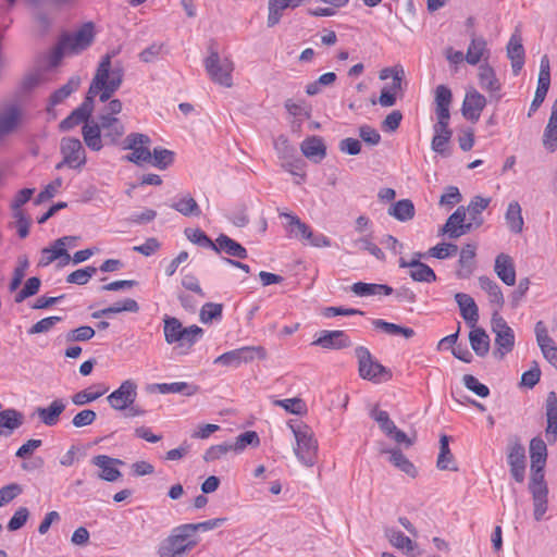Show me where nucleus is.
<instances>
[{
    "mask_svg": "<svg viewBox=\"0 0 557 557\" xmlns=\"http://www.w3.org/2000/svg\"><path fill=\"white\" fill-rule=\"evenodd\" d=\"M544 468L545 466L531 465V476L528 485L529 491L548 490Z\"/></svg>",
    "mask_w": 557,
    "mask_h": 557,
    "instance_id": "obj_57",
    "label": "nucleus"
},
{
    "mask_svg": "<svg viewBox=\"0 0 557 557\" xmlns=\"http://www.w3.org/2000/svg\"><path fill=\"white\" fill-rule=\"evenodd\" d=\"M91 462L101 469L98 476L103 481L114 482L122 475L121 471L115 467L116 465H123V461L120 459L107 455H97L91 459Z\"/></svg>",
    "mask_w": 557,
    "mask_h": 557,
    "instance_id": "obj_21",
    "label": "nucleus"
},
{
    "mask_svg": "<svg viewBox=\"0 0 557 557\" xmlns=\"http://www.w3.org/2000/svg\"><path fill=\"white\" fill-rule=\"evenodd\" d=\"M302 154L314 163H320L326 156V146L319 136L307 137L300 144Z\"/></svg>",
    "mask_w": 557,
    "mask_h": 557,
    "instance_id": "obj_27",
    "label": "nucleus"
},
{
    "mask_svg": "<svg viewBox=\"0 0 557 557\" xmlns=\"http://www.w3.org/2000/svg\"><path fill=\"white\" fill-rule=\"evenodd\" d=\"M113 54L107 53L98 64L96 74L90 83L88 96L99 97L100 102H107L119 90L124 78V69L120 62L112 63Z\"/></svg>",
    "mask_w": 557,
    "mask_h": 557,
    "instance_id": "obj_1",
    "label": "nucleus"
},
{
    "mask_svg": "<svg viewBox=\"0 0 557 557\" xmlns=\"http://www.w3.org/2000/svg\"><path fill=\"white\" fill-rule=\"evenodd\" d=\"M455 300L459 307L462 319L470 327H474L479 321V308L474 299L466 293H457Z\"/></svg>",
    "mask_w": 557,
    "mask_h": 557,
    "instance_id": "obj_26",
    "label": "nucleus"
},
{
    "mask_svg": "<svg viewBox=\"0 0 557 557\" xmlns=\"http://www.w3.org/2000/svg\"><path fill=\"white\" fill-rule=\"evenodd\" d=\"M351 292L359 297H368L375 295H392L394 289L385 284H375V283H363L357 282L351 285Z\"/></svg>",
    "mask_w": 557,
    "mask_h": 557,
    "instance_id": "obj_39",
    "label": "nucleus"
},
{
    "mask_svg": "<svg viewBox=\"0 0 557 557\" xmlns=\"http://www.w3.org/2000/svg\"><path fill=\"white\" fill-rule=\"evenodd\" d=\"M280 216H283L288 221V232L292 237L307 239L312 236V231L309 225L301 222L297 215L284 212L281 213Z\"/></svg>",
    "mask_w": 557,
    "mask_h": 557,
    "instance_id": "obj_44",
    "label": "nucleus"
},
{
    "mask_svg": "<svg viewBox=\"0 0 557 557\" xmlns=\"http://www.w3.org/2000/svg\"><path fill=\"white\" fill-rule=\"evenodd\" d=\"M267 351L262 346H244L237 349L226 351L213 361L214 364L238 368L243 363H248L255 359H265Z\"/></svg>",
    "mask_w": 557,
    "mask_h": 557,
    "instance_id": "obj_8",
    "label": "nucleus"
},
{
    "mask_svg": "<svg viewBox=\"0 0 557 557\" xmlns=\"http://www.w3.org/2000/svg\"><path fill=\"white\" fill-rule=\"evenodd\" d=\"M486 106V98L481 95L478 90L472 89L466 94L462 103V114L467 120L476 122L481 112Z\"/></svg>",
    "mask_w": 557,
    "mask_h": 557,
    "instance_id": "obj_20",
    "label": "nucleus"
},
{
    "mask_svg": "<svg viewBox=\"0 0 557 557\" xmlns=\"http://www.w3.org/2000/svg\"><path fill=\"white\" fill-rule=\"evenodd\" d=\"M492 331L495 333L494 356L497 359H503L509 354L515 346L513 330L507 324L505 319L499 315V312L494 311L492 314Z\"/></svg>",
    "mask_w": 557,
    "mask_h": 557,
    "instance_id": "obj_7",
    "label": "nucleus"
},
{
    "mask_svg": "<svg viewBox=\"0 0 557 557\" xmlns=\"http://www.w3.org/2000/svg\"><path fill=\"white\" fill-rule=\"evenodd\" d=\"M543 146L549 151L554 152L557 149V99L552 106L550 115L543 133Z\"/></svg>",
    "mask_w": 557,
    "mask_h": 557,
    "instance_id": "obj_35",
    "label": "nucleus"
},
{
    "mask_svg": "<svg viewBox=\"0 0 557 557\" xmlns=\"http://www.w3.org/2000/svg\"><path fill=\"white\" fill-rule=\"evenodd\" d=\"M356 356L359 361V373L364 380L381 382L389 379L387 369L374 360L368 348L359 346L356 348Z\"/></svg>",
    "mask_w": 557,
    "mask_h": 557,
    "instance_id": "obj_9",
    "label": "nucleus"
},
{
    "mask_svg": "<svg viewBox=\"0 0 557 557\" xmlns=\"http://www.w3.org/2000/svg\"><path fill=\"white\" fill-rule=\"evenodd\" d=\"M97 120L104 145L117 144L125 133L124 123L119 117H108L107 115H98Z\"/></svg>",
    "mask_w": 557,
    "mask_h": 557,
    "instance_id": "obj_16",
    "label": "nucleus"
},
{
    "mask_svg": "<svg viewBox=\"0 0 557 557\" xmlns=\"http://www.w3.org/2000/svg\"><path fill=\"white\" fill-rule=\"evenodd\" d=\"M66 403L62 398L54 399L48 407H38L36 413L47 426H53L59 422L60 414L65 410Z\"/></svg>",
    "mask_w": 557,
    "mask_h": 557,
    "instance_id": "obj_29",
    "label": "nucleus"
},
{
    "mask_svg": "<svg viewBox=\"0 0 557 557\" xmlns=\"http://www.w3.org/2000/svg\"><path fill=\"white\" fill-rule=\"evenodd\" d=\"M213 251L216 253L225 252L227 256L238 259H246L248 256L247 249L243 245L225 234H220L218 236Z\"/></svg>",
    "mask_w": 557,
    "mask_h": 557,
    "instance_id": "obj_30",
    "label": "nucleus"
},
{
    "mask_svg": "<svg viewBox=\"0 0 557 557\" xmlns=\"http://www.w3.org/2000/svg\"><path fill=\"white\" fill-rule=\"evenodd\" d=\"M92 99L87 95L84 102L73 110L69 116L61 121L59 127L62 132H67L81 123H86L92 113Z\"/></svg>",
    "mask_w": 557,
    "mask_h": 557,
    "instance_id": "obj_18",
    "label": "nucleus"
},
{
    "mask_svg": "<svg viewBox=\"0 0 557 557\" xmlns=\"http://www.w3.org/2000/svg\"><path fill=\"white\" fill-rule=\"evenodd\" d=\"M150 391H158L161 394H183L193 396L198 392V386L187 382L158 383L150 386Z\"/></svg>",
    "mask_w": 557,
    "mask_h": 557,
    "instance_id": "obj_38",
    "label": "nucleus"
},
{
    "mask_svg": "<svg viewBox=\"0 0 557 557\" xmlns=\"http://www.w3.org/2000/svg\"><path fill=\"white\" fill-rule=\"evenodd\" d=\"M205 69L214 83L232 87L234 64L228 58H221L216 51L211 50L205 60Z\"/></svg>",
    "mask_w": 557,
    "mask_h": 557,
    "instance_id": "obj_5",
    "label": "nucleus"
},
{
    "mask_svg": "<svg viewBox=\"0 0 557 557\" xmlns=\"http://www.w3.org/2000/svg\"><path fill=\"white\" fill-rule=\"evenodd\" d=\"M96 272L97 269L95 267L78 269L67 275L66 282L71 284L85 285L96 274Z\"/></svg>",
    "mask_w": 557,
    "mask_h": 557,
    "instance_id": "obj_62",
    "label": "nucleus"
},
{
    "mask_svg": "<svg viewBox=\"0 0 557 557\" xmlns=\"http://www.w3.org/2000/svg\"><path fill=\"white\" fill-rule=\"evenodd\" d=\"M490 49L487 41L482 36L471 35V40L466 53V61L470 65H476L481 61L487 62L490 58Z\"/></svg>",
    "mask_w": 557,
    "mask_h": 557,
    "instance_id": "obj_24",
    "label": "nucleus"
},
{
    "mask_svg": "<svg viewBox=\"0 0 557 557\" xmlns=\"http://www.w3.org/2000/svg\"><path fill=\"white\" fill-rule=\"evenodd\" d=\"M409 272L410 277L416 282L432 283L436 281L435 272L425 263L416 264Z\"/></svg>",
    "mask_w": 557,
    "mask_h": 557,
    "instance_id": "obj_58",
    "label": "nucleus"
},
{
    "mask_svg": "<svg viewBox=\"0 0 557 557\" xmlns=\"http://www.w3.org/2000/svg\"><path fill=\"white\" fill-rule=\"evenodd\" d=\"M222 304L207 302L201 307L199 318L202 323H210L213 320H220L222 318Z\"/></svg>",
    "mask_w": 557,
    "mask_h": 557,
    "instance_id": "obj_56",
    "label": "nucleus"
},
{
    "mask_svg": "<svg viewBox=\"0 0 557 557\" xmlns=\"http://www.w3.org/2000/svg\"><path fill=\"white\" fill-rule=\"evenodd\" d=\"M529 453L531 465L546 466L547 445L540 436H535L530 441Z\"/></svg>",
    "mask_w": 557,
    "mask_h": 557,
    "instance_id": "obj_49",
    "label": "nucleus"
},
{
    "mask_svg": "<svg viewBox=\"0 0 557 557\" xmlns=\"http://www.w3.org/2000/svg\"><path fill=\"white\" fill-rule=\"evenodd\" d=\"M495 272L497 276L508 286L516 283V270L509 255L499 253L495 259Z\"/></svg>",
    "mask_w": 557,
    "mask_h": 557,
    "instance_id": "obj_32",
    "label": "nucleus"
},
{
    "mask_svg": "<svg viewBox=\"0 0 557 557\" xmlns=\"http://www.w3.org/2000/svg\"><path fill=\"white\" fill-rule=\"evenodd\" d=\"M453 95L450 89L445 85H438L435 89V115L436 120H450L449 107Z\"/></svg>",
    "mask_w": 557,
    "mask_h": 557,
    "instance_id": "obj_31",
    "label": "nucleus"
},
{
    "mask_svg": "<svg viewBox=\"0 0 557 557\" xmlns=\"http://www.w3.org/2000/svg\"><path fill=\"white\" fill-rule=\"evenodd\" d=\"M478 78L479 85L483 90L488 91L491 94L500 90V83L496 77V73L487 62L480 64L478 70Z\"/></svg>",
    "mask_w": 557,
    "mask_h": 557,
    "instance_id": "obj_36",
    "label": "nucleus"
},
{
    "mask_svg": "<svg viewBox=\"0 0 557 557\" xmlns=\"http://www.w3.org/2000/svg\"><path fill=\"white\" fill-rule=\"evenodd\" d=\"M386 453L389 454V461L399 470L406 474L414 478L417 475V469L413 463L399 450L391 449Z\"/></svg>",
    "mask_w": 557,
    "mask_h": 557,
    "instance_id": "obj_53",
    "label": "nucleus"
},
{
    "mask_svg": "<svg viewBox=\"0 0 557 557\" xmlns=\"http://www.w3.org/2000/svg\"><path fill=\"white\" fill-rule=\"evenodd\" d=\"M108 392L107 387H103L101 385L97 386H90L88 388H85L76 394H74L71 399L72 403L76 406H85L87 404H90L98 398H100L102 395H104Z\"/></svg>",
    "mask_w": 557,
    "mask_h": 557,
    "instance_id": "obj_47",
    "label": "nucleus"
},
{
    "mask_svg": "<svg viewBox=\"0 0 557 557\" xmlns=\"http://www.w3.org/2000/svg\"><path fill=\"white\" fill-rule=\"evenodd\" d=\"M137 397V384L133 380H125L120 387L112 392L107 400L115 410H126Z\"/></svg>",
    "mask_w": 557,
    "mask_h": 557,
    "instance_id": "obj_12",
    "label": "nucleus"
},
{
    "mask_svg": "<svg viewBox=\"0 0 557 557\" xmlns=\"http://www.w3.org/2000/svg\"><path fill=\"white\" fill-rule=\"evenodd\" d=\"M95 37V24L92 22H86L76 30L65 33L60 38L67 47V54L77 55L94 44Z\"/></svg>",
    "mask_w": 557,
    "mask_h": 557,
    "instance_id": "obj_6",
    "label": "nucleus"
},
{
    "mask_svg": "<svg viewBox=\"0 0 557 557\" xmlns=\"http://www.w3.org/2000/svg\"><path fill=\"white\" fill-rule=\"evenodd\" d=\"M534 333L543 357L557 370V346L549 336L546 324L543 321H537Z\"/></svg>",
    "mask_w": 557,
    "mask_h": 557,
    "instance_id": "obj_13",
    "label": "nucleus"
},
{
    "mask_svg": "<svg viewBox=\"0 0 557 557\" xmlns=\"http://www.w3.org/2000/svg\"><path fill=\"white\" fill-rule=\"evenodd\" d=\"M82 134L84 141L89 149L94 151H99L102 149L104 141L98 120H88L83 126Z\"/></svg>",
    "mask_w": 557,
    "mask_h": 557,
    "instance_id": "obj_33",
    "label": "nucleus"
},
{
    "mask_svg": "<svg viewBox=\"0 0 557 557\" xmlns=\"http://www.w3.org/2000/svg\"><path fill=\"white\" fill-rule=\"evenodd\" d=\"M23 414L15 409H5L0 411V428L8 429L11 432L23 424Z\"/></svg>",
    "mask_w": 557,
    "mask_h": 557,
    "instance_id": "obj_55",
    "label": "nucleus"
},
{
    "mask_svg": "<svg viewBox=\"0 0 557 557\" xmlns=\"http://www.w3.org/2000/svg\"><path fill=\"white\" fill-rule=\"evenodd\" d=\"M507 55L511 61V67L515 75H518L524 64V48L521 37L512 35L507 45Z\"/></svg>",
    "mask_w": 557,
    "mask_h": 557,
    "instance_id": "obj_34",
    "label": "nucleus"
},
{
    "mask_svg": "<svg viewBox=\"0 0 557 557\" xmlns=\"http://www.w3.org/2000/svg\"><path fill=\"white\" fill-rule=\"evenodd\" d=\"M433 132L432 150L441 156H448L447 145L453 136V131L449 128V120H436V123L433 125Z\"/></svg>",
    "mask_w": 557,
    "mask_h": 557,
    "instance_id": "obj_19",
    "label": "nucleus"
},
{
    "mask_svg": "<svg viewBox=\"0 0 557 557\" xmlns=\"http://www.w3.org/2000/svg\"><path fill=\"white\" fill-rule=\"evenodd\" d=\"M469 333V342L471 348L479 357H485L490 351V337L481 327H471Z\"/></svg>",
    "mask_w": 557,
    "mask_h": 557,
    "instance_id": "obj_40",
    "label": "nucleus"
},
{
    "mask_svg": "<svg viewBox=\"0 0 557 557\" xmlns=\"http://www.w3.org/2000/svg\"><path fill=\"white\" fill-rule=\"evenodd\" d=\"M462 382L469 391L473 392L482 398H485L490 395V388L485 384L479 382V380L471 374L463 375Z\"/></svg>",
    "mask_w": 557,
    "mask_h": 557,
    "instance_id": "obj_64",
    "label": "nucleus"
},
{
    "mask_svg": "<svg viewBox=\"0 0 557 557\" xmlns=\"http://www.w3.org/2000/svg\"><path fill=\"white\" fill-rule=\"evenodd\" d=\"M491 202V198H485L482 196H475L471 199L470 203L466 208V213L468 212L471 219V223L475 225H481L483 220L478 216L488 207Z\"/></svg>",
    "mask_w": 557,
    "mask_h": 557,
    "instance_id": "obj_51",
    "label": "nucleus"
},
{
    "mask_svg": "<svg viewBox=\"0 0 557 557\" xmlns=\"http://www.w3.org/2000/svg\"><path fill=\"white\" fill-rule=\"evenodd\" d=\"M480 287L487 293L490 302L499 311L504 306V296L498 284L487 276L479 277Z\"/></svg>",
    "mask_w": 557,
    "mask_h": 557,
    "instance_id": "obj_42",
    "label": "nucleus"
},
{
    "mask_svg": "<svg viewBox=\"0 0 557 557\" xmlns=\"http://www.w3.org/2000/svg\"><path fill=\"white\" fill-rule=\"evenodd\" d=\"M171 207L185 216H199L201 214L197 201L189 194L183 195Z\"/></svg>",
    "mask_w": 557,
    "mask_h": 557,
    "instance_id": "obj_50",
    "label": "nucleus"
},
{
    "mask_svg": "<svg viewBox=\"0 0 557 557\" xmlns=\"http://www.w3.org/2000/svg\"><path fill=\"white\" fill-rule=\"evenodd\" d=\"M436 465L440 470H458L454 463V456L449 449V437L447 435H442L440 438V454Z\"/></svg>",
    "mask_w": 557,
    "mask_h": 557,
    "instance_id": "obj_46",
    "label": "nucleus"
},
{
    "mask_svg": "<svg viewBox=\"0 0 557 557\" xmlns=\"http://www.w3.org/2000/svg\"><path fill=\"white\" fill-rule=\"evenodd\" d=\"M151 154L149 163L160 170H165L173 162L174 153L171 150L154 148Z\"/></svg>",
    "mask_w": 557,
    "mask_h": 557,
    "instance_id": "obj_60",
    "label": "nucleus"
},
{
    "mask_svg": "<svg viewBox=\"0 0 557 557\" xmlns=\"http://www.w3.org/2000/svg\"><path fill=\"white\" fill-rule=\"evenodd\" d=\"M532 497L533 518L540 522L548 510V490L529 491Z\"/></svg>",
    "mask_w": 557,
    "mask_h": 557,
    "instance_id": "obj_45",
    "label": "nucleus"
},
{
    "mask_svg": "<svg viewBox=\"0 0 557 557\" xmlns=\"http://www.w3.org/2000/svg\"><path fill=\"white\" fill-rule=\"evenodd\" d=\"M388 214L400 222H406L414 216V206L409 199H401L388 208Z\"/></svg>",
    "mask_w": 557,
    "mask_h": 557,
    "instance_id": "obj_48",
    "label": "nucleus"
},
{
    "mask_svg": "<svg viewBox=\"0 0 557 557\" xmlns=\"http://www.w3.org/2000/svg\"><path fill=\"white\" fill-rule=\"evenodd\" d=\"M370 416L386 435L391 434V431L396 426L395 423L391 420L388 412L385 410L375 408L371 411Z\"/></svg>",
    "mask_w": 557,
    "mask_h": 557,
    "instance_id": "obj_63",
    "label": "nucleus"
},
{
    "mask_svg": "<svg viewBox=\"0 0 557 557\" xmlns=\"http://www.w3.org/2000/svg\"><path fill=\"white\" fill-rule=\"evenodd\" d=\"M259 436L255 431H246L238 435L232 443L234 453H242L248 445L258 446Z\"/></svg>",
    "mask_w": 557,
    "mask_h": 557,
    "instance_id": "obj_59",
    "label": "nucleus"
},
{
    "mask_svg": "<svg viewBox=\"0 0 557 557\" xmlns=\"http://www.w3.org/2000/svg\"><path fill=\"white\" fill-rule=\"evenodd\" d=\"M475 244L469 243L461 248L458 260L459 268L456 271V275L458 278H469L473 274L475 270Z\"/></svg>",
    "mask_w": 557,
    "mask_h": 557,
    "instance_id": "obj_25",
    "label": "nucleus"
},
{
    "mask_svg": "<svg viewBox=\"0 0 557 557\" xmlns=\"http://www.w3.org/2000/svg\"><path fill=\"white\" fill-rule=\"evenodd\" d=\"M274 148L278 157L284 160L283 166L286 168L292 174L297 175L296 171L300 161H294L295 148L290 145L288 138L285 135H280L274 139Z\"/></svg>",
    "mask_w": 557,
    "mask_h": 557,
    "instance_id": "obj_22",
    "label": "nucleus"
},
{
    "mask_svg": "<svg viewBox=\"0 0 557 557\" xmlns=\"http://www.w3.org/2000/svg\"><path fill=\"white\" fill-rule=\"evenodd\" d=\"M21 121L22 111L15 106L0 113V143L17 129Z\"/></svg>",
    "mask_w": 557,
    "mask_h": 557,
    "instance_id": "obj_28",
    "label": "nucleus"
},
{
    "mask_svg": "<svg viewBox=\"0 0 557 557\" xmlns=\"http://www.w3.org/2000/svg\"><path fill=\"white\" fill-rule=\"evenodd\" d=\"M384 534L392 546L401 550L406 555L411 557L422 555V552L418 549V544L409 536L405 535L401 531L395 528H386Z\"/></svg>",
    "mask_w": 557,
    "mask_h": 557,
    "instance_id": "obj_17",
    "label": "nucleus"
},
{
    "mask_svg": "<svg viewBox=\"0 0 557 557\" xmlns=\"http://www.w3.org/2000/svg\"><path fill=\"white\" fill-rule=\"evenodd\" d=\"M550 86V65L549 59L546 54L541 58L540 62V73L537 79V87L535 90V95L539 98L545 99L547 91Z\"/></svg>",
    "mask_w": 557,
    "mask_h": 557,
    "instance_id": "obj_43",
    "label": "nucleus"
},
{
    "mask_svg": "<svg viewBox=\"0 0 557 557\" xmlns=\"http://www.w3.org/2000/svg\"><path fill=\"white\" fill-rule=\"evenodd\" d=\"M58 259H60L59 265L64 267L70 262L71 256L69 255V252H63L62 250H55L52 247H46L41 250V257L38 262V265L47 267Z\"/></svg>",
    "mask_w": 557,
    "mask_h": 557,
    "instance_id": "obj_52",
    "label": "nucleus"
},
{
    "mask_svg": "<svg viewBox=\"0 0 557 557\" xmlns=\"http://www.w3.org/2000/svg\"><path fill=\"white\" fill-rule=\"evenodd\" d=\"M545 407L547 419L545 434L548 441H555L557 436V395L555 392L548 393Z\"/></svg>",
    "mask_w": 557,
    "mask_h": 557,
    "instance_id": "obj_37",
    "label": "nucleus"
},
{
    "mask_svg": "<svg viewBox=\"0 0 557 557\" xmlns=\"http://www.w3.org/2000/svg\"><path fill=\"white\" fill-rule=\"evenodd\" d=\"M163 323L164 339L170 345L177 343L181 346H193L203 335V330L198 325L184 327L182 322L174 317L165 315Z\"/></svg>",
    "mask_w": 557,
    "mask_h": 557,
    "instance_id": "obj_3",
    "label": "nucleus"
},
{
    "mask_svg": "<svg viewBox=\"0 0 557 557\" xmlns=\"http://www.w3.org/2000/svg\"><path fill=\"white\" fill-rule=\"evenodd\" d=\"M190 537L185 524L174 528L170 535L159 544L157 552L159 557H184L197 544Z\"/></svg>",
    "mask_w": 557,
    "mask_h": 557,
    "instance_id": "obj_2",
    "label": "nucleus"
},
{
    "mask_svg": "<svg viewBox=\"0 0 557 557\" xmlns=\"http://www.w3.org/2000/svg\"><path fill=\"white\" fill-rule=\"evenodd\" d=\"M312 345L324 349H342L349 347L351 342L344 331H322Z\"/></svg>",
    "mask_w": 557,
    "mask_h": 557,
    "instance_id": "obj_23",
    "label": "nucleus"
},
{
    "mask_svg": "<svg viewBox=\"0 0 557 557\" xmlns=\"http://www.w3.org/2000/svg\"><path fill=\"white\" fill-rule=\"evenodd\" d=\"M185 235L191 243H194L198 246L207 247L212 250L215 248V242H212L207 236V234L203 231H201L200 228H189L188 227L185 230Z\"/></svg>",
    "mask_w": 557,
    "mask_h": 557,
    "instance_id": "obj_61",
    "label": "nucleus"
},
{
    "mask_svg": "<svg viewBox=\"0 0 557 557\" xmlns=\"http://www.w3.org/2000/svg\"><path fill=\"white\" fill-rule=\"evenodd\" d=\"M125 143V148L132 150V153L126 157L128 161L138 165L151 161L152 154L147 147L150 138L147 135L132 133L126 137Z\"/></svg>",
    "mask_w": 557,
    "mask_h": 557,
    "instance_id": "obj_11",
    "label": "nucleus"
},
{
    "mask_svg": "<svg viewBox=\"0 0 557 557\" xmlns=\"http://www.w3.org/2000/svg\"><path fill=\"white\" fill-rule=\"evenodd\" d=\"M466 208L460 206L457 210L447 219L446 223L442 227L441 232L446 234L451 239H457L460 236L469 233L472 228V223H466Z\"/></svg>",
    "mask_w": 557,
    "mask_h": 557,
    "instance_id": "obj_14",
    "label": "nucleus"
},
{
    "mask_svg": "<svg viewBox=\"0 0 557 557\" xmlns=\"http://www.w3.org/2000/svg\"><path fill=\"white\" fill-rule=\"evenodd\" d=\"M507 461L510 467L511 476L522 483L525 476V449L522 444L513 443L508 447Z\"/></svg>",
    "mask_w": 557,
    "mask_h": 557,
    "instance_id": "obj_15",
    "label": "nucleus"
},
{
    "mask_svg": "<svg viewBox=\"0 0 557 557\" xmlns=\"http://www.w3.org/2000/svg\"><path fill=\"white\" fill-rule=\"evenodd\" d=\"M296 445L294 453L301 465L313 467L318 458V442L313 433L306 425L297 429L293 428Z\"/></svg>",
    "mask_w": 557,
    "mask_h": 557,
    "instance_id": "obj_4",
    "label": "nucleus"
},
{
    "mask_svg": "<svg viewBox=\"0 0 557 557\" xmlns=\"http://www.w3.org/2000/svg\"><path fill=\"white\" fill-rule=\"evenodd\" d=\"M60 152L62 161L55 165L57 170L63 166L70 169H81L86 163V152L79 139L74 137H64L60 143Z\"/></svg>",
    "mask_w": 557,
    "mask_h": 557,
    "instance_id": "obj_10",
    "label": "nucleus"
},
{
    "mask_svg": "<svg viewBox=\"0 0 557 557\" xmlns=\"http://www.w3.org/2000/svg\"><path fill=\"white\" fill-rule=\"evenodd\" d=\"M81 84L78 76H72L66 84L61 86L50 96V106H57L74 92Z\"/></svg>",
    "mask_w": 557,
    "mask_h": 557,
    "instance_id": "obj_54",
    "label": "nucleus"
},
{
    "mask_svg": "<svg viewBox=\"0 0 557 557\" xmlns=\"http://www.w3.org/2000/svg\"><path fill=\"white\" fill-rule=\"evenodd\" d=\"M507 226L511 233L520 234L523 231L524 220L522 209L518 201H511L505 213Z\"/></svg>",
    "mask_w": 557,
    "mask_h": 557,
    "instance_id": "obj_41",
    "label": "nucleus"
}]
</instances>
